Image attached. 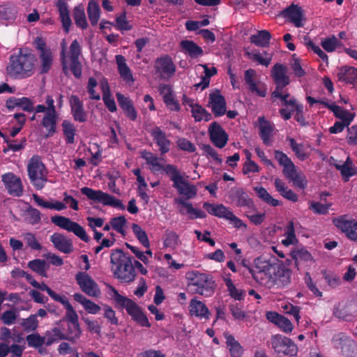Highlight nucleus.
I'll use <instances>...</instances> for the list:
<instances>
[{
    "instance_id": "obj_1",
    "label": "nucleus",
    "mask_w": 357,
    "mask_h": 357,
    "mask_svg": "<svg viewBox=\"0 0 357 357\" xmlns=\"http://www.w3.org/2000/svg\"><path fill=\"white\" fill-rule=\"evenodd\" d=\"M36 56L28 49H20L17 54L10 56L6 66L8 75L14 79H25L35 73Z\"/></svg>"
},
{
    "instance_id": "obj_2",
    "label": "nucleus",
    "mask_w": 357,
    "mask_h": 357,
    "mask_svg": "<svg viewBox=\"0 0 357 357\" xmlns=\"http://www.w3.org/2000/svg\"><path fill=\"white\" fill-rule=\"evenodd\" d=\"M110 258L115 278L122 283H130L135 280L136 273L131 257L126 256L121 249H116L112 251Z\"/></svg>"
},
{
    "instance_id": "obj_3",
    "label": "nucleus",
    "mask_w": 357,
    "mask_h": 357,
    "mask_svg": "<svg viewBox=\"0 0 357 357\" xmlns=\"http://www.w3.org/2000/svg\"><path fill=\"white\" fill-rule=\"evenodd\" d=\"M107 287L110 291L109 295L111 298L114 300L117 308L125 309L131 317V319L139 326L147 328L151 327V325L146 315L134 301L121 295L116 288L111 284H107Z\"/></svg>"
},
{
    "instance_id": "obj_4",
    "label": "nucleus",
    "mask_w": 357,
    "mask_h": 357,
    "mask_svg": "<svg viewBox=\"0 0 357 357\" xmlns=\"http://www.w3.org/2000/svg\"><path fill=\"white\" fill-rule=\"evenodd\" d=\"M82 53L81 46L77 40H74L69 47L68 56L66 55L65 50L61 52V63L63 72L68 74L70 70L76 78H80L82 74V66L79 61Z\"/></svg>"
},
{
    "instance_id": "obj_5",
    "label": "nucleus",
    "mask_w": 357,
    "mask_h": 357,
    "mask_svg": "<svg viewBox=\"0 0 357 357\" xmlns=\"http://www.w3.org/2000/svg\"><path fill=\"white\" fill-rule=\"evenodd\" d=\"M292 271L284 264H275V268L263 283V287L268 289H282L287 287L291 282Z\"/></svg>"
},
{
    "instance_id": "obj_6",
    "label": "nucleus",
    "mask_w": 357,
    "mask_h": 357,
    "mask_svg": "<svg viewBox=\"0 0 357 357\" xmlns=\"http://www.w3.org/2000/svg\"><path fill=\"white\" fill-rule=\"evenodd\" d=\"M28 176L31 184L38 190H42L47 182V169L38 155H33L27 165Z\"/></svg>"
},
{
    "instance_id": "obj_7",
    "label": "nucleus",
    "mask_w": 357,
    "mask_h": 357,
    "mask_svg": "<svg viewBox=\"0 0 357 357\" xmlns=\"http://www.w3.org/2000/svg\"><path fill=\"white\" fill-rule=\"evenodd\" d=\"M167 174L173 182L172 186L176 188L181 197L185 199L193 198L197 193L196 188L184 178L181 174L176 167L173 165H169L167 167Z\"/></svg>"
},
{
    "instance_id": "obj_8",
    "label": "nucleus",
    "mask_w": 357,
    "mask_h": 357,
    "mask_svg": "<svg viewBox=\"0 0 357 357\" xmlns=\"http://www.w3.org/2000/svg\"><path fill=\"white\" fill-rule=\"evenodd\" d=\"M243 265L252 275L253 280L259 285L263 287V283L266 281L275 268V264L263 260L260 257L254 259L253 266H250L243 263Z\"/></svg>"
},
{
    "instance_id": "obj_9",
    "label": "nucleus",
    "mask_w": 357,
    "mask_h": 357,
    "mask_svg": "<svg viewBox=\"0 0 357 357\" xmlns=\"http://www.w3.org/2000/svg\"><path fill=\"white\" fill-rule=\"evenodd\" d=\"M82 195L87 197L88 199L101 203L104 206H110L120 210H124L125 206L120 199H116L114 196L100 190H94L89 187L81 188Z\"/></svg>"
},
{
    "instance_id": "obj_10",
    "label": "nucleus",
    "mask_w": 357,
    "mask_h": 357,
    "mask_svg": "<svg viewBox=\"0 0 357 357\" xmlns=\"http://www.w3.org/2000/svg\"><path fill=\"white\" fill-rule=\"evenodd\" d=\"M331 342L334 349L340 350L344 357L357 356V343L346 333L340 332L335 334Z\"/></svg>"
},
{
    "instance_id": "obj_11",
    "label": "nucleus",
    "mask_w": 357,
    "mask_h": 357,
    "mask_svg": "<svg viewBox=\"0 0 357 357\" xmlns=\"http://www.w3.org/2000/svg\"><path fill=\"white\" fill-rule=\"evenodd\" d=\"M271 344L275 353L290 357L296 356L298 349L297 345L290 338L282 335L271 337Z\"/></svg>"
},
{
    "instance_id": "obj_12",
    "label": "nucleus",
    "mask_w": 357,
    "mask_h": 357,
    "mask_svg": "<svg viewBox=\"0 0 357 357\" xmlns=\"http://www.w3.org/2000/svg\"><path fill=\"white\" fill-rule=\"evenodd\" d=\"M51 221L61 229H65L69 232H73L84 242H89L90 238L84 227L77 222L72 221L69 218L61 215H54L51 218Z\"/></svg>"
},
{
    "instance_id": "obj_13",
    "label": "nucleus",
    "mask_w": 357,
    "mask_h": 357,
    "mask_svg": "<svg viewBox=\"0 0 357 357\" xmlns=\"http://www.w3.org/2000/svg\"><path fill=\"white\" fill-rule=\"evenodd\" d=\"M75 280L82 291L86 295L92 297H97L100 295V291L95 280L85 272H78L75 275Z\"/></svg>"
},
{
    "instance_id": "obj_14",
    "label": "nucleus",
    "mask_w": 357,
    "mask_h": 357,
    "mask_svg": "<svg viewBox=\"0 0 357 357\" xmlns=\"http://www.w3.org/2000/svg\"><path fill=\"white\" fill-rule=\"evenodd\" d=\"M343 215L333 220L334 225L344 233L349 239L357 241V220H348Z\"/></svg>"
},
{
    "instance_id": "obj_15",
    "label": "nucleus",
    "mask_w": 357,
    "mask_h": 357,
    "mask_svg": "<svg viewBox=\"0 0 357 357\" xmlns=\"http://www.w3.org/2000/svg\"><path fill=\"white\" fill-rule=\"evenodd\" d=\"M280 15L287 19L289 22L297 27L304 26L305 15L301 7L296 4H291L280 12Z\"/></svg>"
},
{
    "instance_id": "obj_16",
    "label": "nucleus",
    "mask_w": 357,
    "mask_h": 357,
    "mask_svg": "<svg viewBox=\"0 0 357 357\" xmlns=\"http://www.w3.org/2000/svg\"><path fill=\"white\" fill-rule=\"evenodd\" d=\"M257 73L252 68L248 69L244 73V81L247 89L252 93L264 98L267 94V89L264 84L257 83L255 80Z\"/></svg>"
},
{
    "instance_id": "obj_17",
    "label": "nucleus",
    "mask_w": 357,
    "mask_h": 357,
    "mask_svg": "<svg viewBox=\"0 0 357 357\" xmlns=\"http://www.w3.org/2000/svg\"><path fill=\"white\" fill-rule=\"evenodd\" d=\"M208 135L211 142L218 148H224L229 140V135L217 122H212L208 127Z\"/></svg>"
},
{
    "instance_id": "obj_18",
    "label": "nucleus",
    "mask_w": 357,
    "mask_h": 357,
    "mask_svg": "<svg viewBox=\"0 0 357 357\" xmlns=\"http://www.w3.org/2000/svg\"><path fill=\"white\" fill-rule=\"evenodd\" d=\"M78 319V315L75 310L70 313H66V319L68 321V330L66 334H65V340L74 342L79 338L82 331Z\"/></svg>"
},
{
    "instance_id": "obj_19",
    "label": "nucleus",
    "mask_w": 357,
    "mask_h": 357,
    "mask_svg": "<svg viewBox=\"0 0 357 357\" xmlns=\"http://www.w3.org/2000/svg\"><path fill=\"white\" fill-rule=\"evenodd\" d=\"M281 117L285 120H289L294 114V119L302 126H308L309 123L305 120L303 114V105L301 102L296 103L289 109L281 108L279 109Z\"/></svg>"
},
{
    "instance_id": "obj_20",
    "label": "nucleus",
    "mask_w": 357,
    "mask_h": 357,
    "mask_svg": "<svg viewBox=\"0 0 357 357\" xmlns=\"http://www.w3.org/2000/svg\"><path fill=\"white\" fill-rule=\"evenodd\" d=\"M155 68L161 78L166 79L172 77L176 71L175 65L169 56L158 58L155 61Z\"/></svg>"
},
{
    "instance_id": "obj_21",
    "label": "nucleus",
    "mask_w": 357,
    "mask_h": 357,
    "mask_svg": "<svg viewBox=\"0 0 357 357\" xmlns=\"http://www.w3.org/2000/svg\"><path fill=\"white\" fill-rule=\"evenodd\" d=\"M2 181L5 184L8 192L13 196L20 197L23 193V185L20 177L9 172L2 176Z\"/></svg>"
},
{
    "instance_id": "obj_22",
    "label": "nucleus",
    "mask_w": 357,
    "mask_h": 357,
    "mask_svg": "<svg viewBox=\"0 0 357 357\" xmlns=\"http://www.w3.org/2000/svg\"><path fill=\"white\" fill-rule=\"evenodd\" d=\"M208 107L211 109L215 117L222 116L226 113V100L219 90L210 93Z\"/></svg>"
},
{
    "instance_id": "obj_23",
    "label": "nucleus",
    "mask_w": 357,
    "mask_h": 357,
    "mask_svg": "<svg viewBox=\"0 0 357 357\" xmlns=\"http://www.w3.org/2000/svg\"><path fill=\"white\" fill-rule=\"evenodd\" d=\"M271 77L275 84V89H284L290 83V78L287 75V68L281 63H278L272 67Z\"/></svg>"
},
{
    "instance_id": "obj_24",
    "label": "nucleus",
    "mask_w": 357,
    "mask_h": 357,
    "mask_svg": "<svg viewBox=\"0 0 357 357\" xmlns=\"http://www.w3.org/2000/svg\"><path fill=\"white\" fill-rule=\"evenodd\" d=\"M70 113L75 121L79 123L86 122L87 113L84 109V103L76 95H72L69 100Z\"/></svg>"
},
{
    "instance_id": "obj_25",
    "label": "nucleus",
    "mask_w": 357,
    "mask_h": 357,
    "mask_svg": "<svg viewBox=\"0 0 357 357\" xmlns=\"http://www.w3.org/2000/svg\"><path fill=\"white\" fill-rule=\"evenodd\" d=\"M275 159L280 166L283 167L282 173L284 176L289 179L297 172L296 166L287 155L279 150L274 151Z\"/></svg>"
},
{
    "instance_id": "obj_26",
    "label": "nucleus",
    "mask_w": 357,
    "mask_h": 357,
    "mask_svg": "<svg viewBox=\"0 0 357 357\" xmlns=\"http://www.w3.org/2000/svg\"><path fill=\"white\" fill-rule=\"evenodd\" d=\"M50 240L54 248L63 253L70 254L73 251L72 240L63 234L55 232L50 236Z\"/></svg>"
},
{
    "instance_id": "obj_27",
    "label": "nucleus",
    "mask_w": 357,
    "mask_h": 357,
    "mask_svg": "<svg viewBox=\"0 0 357 357\" xmlns=\"http://www.w3.org/2000/svg\"><path fill=\"white\" fill-rule=\"evenodd\" d=\"M259 122V135L263 142L266 146L272 145L271 138L273 136L275 129L274 125L269 121L266 120L264 116H259L258 118Z\"/></svg>"
},
{
    "instance_id": "obj_28",
    "label": "nucleus",
    "mask_w": 357,
    "mask_h": 357,
    "mask_svg": "<svg viewBox=\"0 0 357 357\" xmlns=\"http://www.w3.org/2000/svg\"><path fill=\"white\" fill-rule=\"evenodd\" d=\"M59 119V112H47L45 113L41 122L40 126L45 130L46 137H52L57 130V123Z\"/></svg>"
},
{
    "instance_id": "obj_29",
    "label": "nucleus",
    "mask_w": 357,
    "mask_h": 357,
    "mask_svg": "<svg viewBox=\"0 0 357 357\" xmlns=\"http://www.w3.org/2000/svg\"><path fill=\"white\" fill-rule=\"evenodd\" d=\"M337 77L340 82L357 87V68L354 67L341 66L337 70Z\"/></svg>"
},
{
    "instance_id": "obj_30",
    "label": "nucleus",
    "mask_w": 357,
    "mask_h": 357,
    "mask_svg": "<svg viewBox=\"0 0 357 357\" xmlns=\"http://www.w3.org/2000/svg\"><path fill=\"white\" fill-rule=\"evenodd\" d=\"M153 141L159 147V151L162 155L168 153L170 150V141L167 139L166 134L160 128L155 127L151 132Z\"/></svg>"
},
{
    "instance_id": "obj_31",
    "label": "nucleus",
    "mask_w": 357,
    "mask_h": 357,
    "mask_svg": "<svg viewBox=\"0 0 357 357\" xmlns=\"http://www.w3.org/2000/svg\"><path fill=\"white\" fill-rule=\"evenodd\" d=\"M116 97L119 107L124 112L126 116L130 121H135L137 117V112L133 105L132 100L121 93H117L116 94Z\"/></svg>"
},
{
    "instance_id": "obj_32",
    "label": "nucleus",
    "mask_w": 357,
    "mask_h": 357,
    "mask_svg": "<svg viewBox=\"0 0 357 357\" xmlns=\"http://www.w3.org/2000/svg\"><path fill=\"white\" fill-rule=\"evenodd\" d=\"M225 338L226 347L229 350L231 357H242L244 354V349L240 342L235 339L234 335L228 332L223 333Z\"/></svg>"
},
{
    "instance_id": "obj_33",
    "label": "nucleus",
    "mask_w": 357,
    "mask_h": 357,
    "mask_svg": "<svg viewBox=\"0 0 357 357\" xmlns=\"http://www.w3.org/2000/svg\"><path fill=\"white\" fill-rule=\"evenodd\" d=\"M115 60L121 78L128 83H133L135 79L131 70L126 63V58L123 55L117 54L115 56Z\"/></svg>"
},
{
    "instance_id": "obj_34",
    "label": "nucleus",
    "mask_w": 357,
    "mask_h": 357,
    "mask_svg": "<svg viewBox=\"0 0 357 357\" xmlns=\"http://www.w3.org/2000/svg\"><path fill=\"white\" fill-rule=\"evenodd\" d=\"M202 207L208 214L225 220L231 211L229 208L222 204H211L209 202H204L202 205Z\"/></svg>"
},
{
    "instance_id": "obj_35",
    "label": "nucleus",
    "mask_w": 357,
    "mask_h": 357,
    "mask_svg": "<svg viewBox=\"0 0 357 357\" xmlns=\"http://www.w3.org/2000/svg\"><path fill=\"white\" fill-rule=\"evenodd\" d=\"M56 6L63 29L66 33H68L72 24V21L70 17L68 3L65 0H59Z\"/></svg>"
},
{
    "instance_id": "obj_36",
    "label": "nucleus",
    "mask_w": 357,
    "mask_h": 357,
    "mask_svg": "<svg viewBox=\"0 0 357 357\" xmlns=\"http://www.w3.org/2000/svg\"><path fill=\"white\" fill-rule=\"evenodd\" d=\"M271 98L273 101H275L276 99H280L282 101L283 108L287 109L291 108L298 102L294 96H291L289 93H283V89H275L271 93Z\"/></svg>"
},
{
    "instance_id": "obj_37",
    "label": "nucleus",
    "mask_w": 357,
    "mask_h": 357,
    "mask_svg": "<svg viewBox=\"0 0 357 357\" xmlns=\"http://www.w3.org/2000/svg\"><path fill=\"white\" fill-rule=\"evenodd\" d=\"M186 279L188 292L201 294V274L199 272H189L186 275Z\"/></svg>"
},
{
    "instance_id": "obj_38",
    "label": "nucleus",
    "mask_w": 357,
    "mask_h": 357,
    "mask_svg": "<svg viewBox=\"0 0 357 357\" xmlns=\"http://www.w3.org/2000/svg\"><path fill=\"white\" fill-rule=\"evenodd\" d=\"M326 107L332 111L335 117L341 119L342 122H344L347 125H350L354 120V114H351L348 110L343 109L338 105L335 104H326Z\"/></svg>"
},
{
    "instance_id": "obj_39",
    "label": "nucleus",
    "mask_w": 357,
    "mask_h": 357,
    "mask_svg": "<svg viewBox=\"0 0 357 357\" xmlns=\"http://www.w3.org/2000/svg\"><path fill=\"white\" fill-rule=\"evenodd\" d=\"M187 200L184 197H176L174 199V203L178 205L180 213L183 215H195L196 218H201V212L193 208L190 203L186 202Z\"/></svg>"
},
{
    "instance_id": "obj_40",
    "label": "nucleus",
    "mask_w": 357,
    "mask_h": 357,
    "mask_svg": "<svg viewBox=\"0 0 357 357\" xmlns=\"http://www.w3.org/2000/svg\"><path fill=\"white\" fill-rule=\"evenodd\" d=\"M250 42L261 47L269 46L271 39V34L267 30L259 31L256 34L252 35L250 38Z\"/></svg>"
},
{
    "instance_id": "obj_41",
    "label": "nucleus",
    "mask_w": 357,
    "mask_h": 357,
    "mask_svg": "<svg viewBox=\"0 0 357 357\" xmlns=\"http://www.w3.org/2000/svg\"><path fill=\"white\" fill-rule=\"evenodd\" d=\"M254 190L257 197L264 203L273 207L282 204L281 202L273 198L265 188L262 186H256L254 188Z\"/></svg>"
},
{
    "instance_id": "obj_42",
    "label": "nucleus",
    "mask_w": 357,
    "mask_h": 357,
    "mask_svg": "<svg viewBox=\"0 0 357 357\" xmlns=\"http://www.w3.org/2000/svg\"><path fill=\"white\" fill-rule=\"evenodd\" d=\"M28 267L33 272L42 277H47V271L50 268L49 264L44 259H36L29 261L27 264Z\"/></svg>"
},
{
    "instance_id": "obj_43",
    "label": "nucleus",
    "mask_w": 357,
    "mask_h": 357,
    "mask_svg": "<svg viewBox=\"0 0 357 357\" xmlns=\"http://www.w3.org/2000/svg\"><path fill=\"white\" fill-rule=\"evenodd\" d=\"M142 158L146 160V162L147 165H149L151 166L150 168L151 172H159V171H164L167 174V169L166 167L169 165H162L160 163L158 158L153 153L151 152H145L142 155Z\"/></svg>"
},
{
    "instance_id": "obj_44",
    "label": "nucleus",
    "mask_w": 357,
    "mask_h": 357,
    "mask_svg": "<svg viewBox=\"0 0 357 357\" xmlns=\"http://www.w3.org/2000/svg\"><path fill=\"white\" fill-rule=\"evenodd\" d=\"M102 100L105 105L111 112L116 111V105L114 99L112 98L109 84L107 81L105 83H102Z\"/></svg>"
},
{
    "instance_id": "obj_45",
    "label": "nucleus",
    "mask_w": 357,
    "mask_h": 357,
    "mask_svg": "<svg viewBox=\"0 0 357 357\" xmlns=\"http://www.w3.org/2000/svg\"><path fill=\"white\" fill-rule=\"evenodd\" d=\"M73 18L77 27L86 29L88 27L84 8L82 5L77 6L73 9Z\"/></svg>"
},
{
    "instance_id": "obj_46",
    "label": "nucleus",
    "mask_w": 357,
    "mask_h": 357,
    "mask_svg": "<svg viewBox=\"0 0 357 357\" xmlns=\"http://www.w3.org/2000/svg\"><path fill=\"white\" fill-rule=\"evenodd\" d=\"M87 14L92 26L97 25L100 15V8L94 0L89 1L87 6Z\"/></svg>"
},
{
    "instance_id": "obj_47",
    "label": "nucleus",
    "mask_w": 357,
    "mask_h": 357,
    "mask_svg": "<svg viewBox=\"0 0 357 357\" xmlns=\"http://www.w3.org/2000/svg\"><path fill=\"white\" fill-rule=\"evenodd\" d=\"M180 45L183 52L192 58L197 57L201 54V47L192 40H182Z\"/></svg>"
},
{
    "instance_id": "obj_48",
    "label": "nucleus",
    "mask_w": 357,
    "mask_h": 357,
    "mask_svg": "<svg viewBox=\"0 0 357 357\" xmlns=\"http://www.w3.org/2000/svg\"><path fill=\"white\" fill-rule=\"evenodd\" d=\"M233 197L236 202L238 207H243L250 204L252 206V199L249 197L248 193L242 188H237L233 190Z\"/></svg>"
},
{
    "instance_id": "obj_49",
    "label": "nucleus",
    "mask_w": 357,
    "mask_h": 357,
    "mask_svg": "<svg viewBox=\"0 0 357 357\" xmlns=\"http://www.w3.org/2000/svg\"><path fill=\"white\" fill-rule=\"evenodd\" d=\"M224 282L227 288L229 295L232 298L236 301H242L244 299L245 292L242 289H237L230 278H224Z\"/></svg>"
},
{
    "instance_id": "obj_50",
    "label": "nucleus",
    "mask_w": 357,
    "mask_h": 357,
    "mask_svg": "<svg viewBox=\"0 0 357 357\" xmlns=\"http://www.w3.org/2000/svg\"><path fill=\"white\" fill-rule=\"evenodd\" d=\"M44 337H45V344L50 346L59 340H65V333L59 328L54 327L51 331H47Z\"/></svg>"
},
{
    "instance_id": "obj_51",
    "label": "nucleus",
    "mask_w": 357,
    "mask_h": 357,
    "mask_svg": "<svg viewBox=\"0 0 357 357\" xmlns=\"http://www.w3.org/2000/svg\"><path fill=\"white\" fill-rule=\"evenodd\" d=\"M61 126L66 144H73L75 142V136L76 132L74 124L68 120H64L62 122Z\"/></svg>"
},
{
    "instance_id": "obj_52",
    "label": "nucleus",
    "mask_w": 357,
    "mask_h": 357,
    "mask_svg": "<svg viewBox=\"0 0 357 357\" xmlns=\"http://www.w3.org/2000/svg\"><path fill=\"white\" fill-rule=\"evenodd\" d=\"M202 296H210L214 293L216 284L213 277L202 273Z\"/></svg>"
},
{
    "instance_id": "obj_53",
    "label": "nucleus",
    "mask_w": 357,
    "mask_h": 357,
    "mask_svg": "<svg viewBox=\"0 0 357 357\" xmlns=\"http://www.w3.org/2000/svg\"><path fill=\"white\" fill-rule=\"evenodd\" d=\"M40 73H47L52 68L53 56L51 50L39 54Z\"/></svg>"
},
{
    "instance_id": "obj_54",
    "label": "nucleus",
    "mask_w": 357,
    "mask_h": 357,
    "mask_svg": "<svg viewBox=\"0 0 357 357\" xmlns=\"http://www.w3.org/2000/svg\"><path fill=\"white\" fill-rule=\"evenodd\" d=\"M287 140L289 141L291 150L299 160L303 161L309 158V154L304 151L303 144H298L296 140L291 137H287Z\"/></svg>"
},
{
    "instance_id": "obj_55",
    "label": "nucleus",
    "mask_w": 357,
    "mask_h": 357,
    "mask_svg": "<svg viewBox=\"0 0 357 357\" xmlns=\"http://www.w3.org/2000/svg\"><path fill=\"white\" fill-rule=\"evenodd\" d=\"M321 273L326 282L331 288L335 289L341 284L340 276L333 271L321 270Z\"/></svg>"
},
{
    "instance_id": "obj_56",
    "label": "nucleus",
    "mask_w": 357,
    "mask_h": 357,
    "mask_svg": "<svg viewBox=\"0 0 357 357\" xmlns=\"http://www.w3.org/2000/svg\"><path fill=\"white\" fill-rule=\"evenodd\" d=\"M132 229L140 243L146 248H149L150 243L146 231L139 225L135 223L132 224Z\"/></svg>"
},
{
    "instance_id": "obj_57",
    "label": "nucleus",
    "mask_w": 357,
    "mask_h": 357,
    "mask_svg": "<svg viewBox=\"0 0 357 357\" xmlns=\"http://www.w3.org/2000/svg\"><path fill=\"white\" fill-rule=\"evenodd\" d=\"M342 43L335 36L324 38L321 40V46L328 52H332L337 47L342 46Z\"/></svg>"
},
{
    "instance_id": "obj_58",
    "label": "nucleus",
    "mask_w": 357,
    "mask_h": 357,
    "mask_svg": "<svg viewBox=\"0 0 357 357\" xmlns=\"http://www.w3.org/2000/svg\"><path fill=\"white\" fill-rule=\"evenodd\" d=\"M26 341L29 347L37 349L45 344V337L35 333L28 335L26 337Z\"/></svg>"
},
{
    "instance_id": "obj_59",
    "label": "nucleus",
    "mask_w": 357,
    "mask_h": 357,
    "mask_svg": "<svg viewBox=\"0 0 357 357\" xmlns=\"http://www.w3.org/2000/svg\"><path fill=\"white\" fill-rule=\"evenodd\" d=\"M40 212L31 206H29L25 211V219L31 225H34L41 220Z\"/></svg>"
},
{
    "instance_id": "obj_60",
    "label": "nucleus",
    "mask_w": 357,
    "mask_h": 357,
    "mask_svg": "<svg viewBox=\"0 0 357 357\" xmlns=\"http://www.w3.org/2000/svg\"><path fill=\"white\" fill-rule=\"evenodd\" d=\"M47 294L55 301L61 303L64 307L66 310V313H70L75 310L73 309V307L72 305L69 303L68 299L61 295H59L56 294L55 291H54L52 289L51 290L47 293Z\"/></svg>"
},
{
    "instance_id": "obj_61",
    "label": "nucleus",
    "mask_w": 357,
    "mask_h": 357,
    "mask_svg": "<svg viewBox=\"0 0 357 357\" xmlns=\"http://www.w3.org/2000/svg\"><path fill=\"white\" fill-rule=\"evenodd\" d=\"M47 294L55 301L61 303L64 307L66 310V313H70L75 310L73 309V307L72 305L69 303L68 299L61 295H59L56 294L55 291H54L52 289L51 290L47 293Z\"/></svg>"
},
{
    "instance_id": "obj_62",
    "label": "nucleus",
    "mask_w": 357,
    "mask_h": 357,
    "mask_svg": "<svg viewBox=\"0 0 357 357\" xmlns=\"http://www.w3.org/2000/svg\"><path fill=\"white\" fill-rule=\"evenodd\" d=\"M126 222L127 220L123 215L112 218L109 221L113 229L123 235L125 234L124 227L126 226Z\"/></svg>"
},
{
    "instance_id": "obj_63",
    "label": "nucleus",
    "mask_w": 357,
    "mask_h": 357,
    "mask_svg": "<svg viewBox=\"0 0 357 357\" xmlns=\"http://www.w3.org/2000/svg\"><path fill=\"white\" fill-rule=\"evenodd\" d=\"M22 326L26 331H34L38 327V321L36 314H31L26 319H24Z\"/></svg>"
},
{
    "instance_id": "obj_64",
    "label": "nucleus",
    "mask_w": 357,
    "mask_h": 357,
    "mask_svg": "<svg viewBox=\"0 0 357 357\" xmlns=\"http://www.w3.org/2000/svg\"><path fill=\"white\" fill-rule=\"evenodd\" d=\"M335 167L340 172L344 181H348L351 176L357 174V169L355 167L337 164L335 165Z\"/></svg>"
}]
</instances>
